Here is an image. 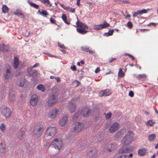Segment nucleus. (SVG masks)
<instances>
[{
    "label": "nucleus",
    "mask_w": 158,
    "mask_h": 158,
    "mask_svg": "<svg viewBox=\"0 0 158 158\" xmlns=\"http://www.w3.org/2000/svg\"><path fill=\"white\" fill-rule=\"evenodd\" d=\"M124 55L126 56H128L132 60H134V56L131 54L128 53H125Z\"/></svg>",
    "instance_id": "47"
},
{
    "label": "nucleus",
    "mask_w": 158,
    "mask_h": 158,
    "mask_svg": "<svg viewBox=\"0 0 158 158\" xmlns=\"http://www.w3.org/2000/svg\"><path fill=\"white\" fill-rule=\"evenodd\" d=\"M9 49V47L8 45H6L4 44L0 45V50L3 52H7Z\"/></svg>",
    "instance_id": "27"
},
{
    "label": "nucleus",
    "mask_w": 158,
    "mask_h": 158,
    "mask_svg": "<svg viewBox=\"0 0 158 158\" xmlns=\"http://www.w3.org/2000/svg\"><path fill=\"white\" fill-rule=\"evenodd\" d=\"M137 13L138 15H141L143 13H146L147 12V10L145 9H143L141 10H137Z\"/></svg>",
    "instance_id": "37"
},
{
    "label": "nucleus",
    "mask_w": 158,
    "mask_h": 158,
    "mask_svg": "<svg viewBox=\"0 0 158 158\" xmlns=\"http://www.w3.org/2000/svg\"><path fill=\"white\" fill-rule=\"evenodd\" d=\"M80 0H77V5L78 6H80Z\"/></svg>",
    "instance_id": "60"
},
{
    "label": "nucleus",
    "mask_w": 158,
    "mask_h": 158,
    "mask_svg": "<svg viewBox=\"0 0 158 158\" xmlns=\"http://www.w3.org/2000/svg\"><path fill=\"white\" fill-rule=\"evenodd\" d=\"M97 150L96 148L92 149L88 153V156L89 158H95L97 156Z\"/></svg>",
    "instance_id": "17"
},
{
    "label": "nucleus",
    "mask_w": 158,
    "mask_h": 158,
    "mask_svg": "<svg viewBox=\"0 0 158 158\" xmlns=\"http://www.w3.org/2000/svg\"><path fill=\"white\" fill-rule=\"evenodd\" d=\"M60 51L64 54H65L66 53V51L64 49L60 50Z\"/></svg>",
    "instance_id": "64"
},
{
    "label": "nucleus",
    "mask_w": 158,
    "mask_h": 158,
    "mask_svg": "<svg viewBox=\"0 0 158 158\" xmlns=\"http://www.w3.org/2000/svg\"><path fill=\"white\" fill-rule=\"evenodd\" d=\"M7 66V68L6 69V73L4 74V77L6 79H9L11 76L10 74L11 70L10 66L9 64H8Z\"/></svg>",
    "instance_id": "18"
},
{
    "label": "nucleus",
    "mask_w": 158,
    "mask_h": 158,
    "mask_svg": "<svg viewBox=\"0 0 158 158\" xmlns=\"http://www.w3.org/2000/svg\"><path fill=\"white\" fill-rule=\"evenodd\" d=\"M100 71V69L99 67H98L95 70V72L97 73L99 72Z\"/></svg>",
    "instance_id": "57"
},
{
    "label": "nucleus",
    "mask_w": 158,
    "mask_h": 158,
    "mask_svg": "<svg viewBox=\"0 0 158 158\" xmlns=\"http://www.w3.org/2000/svg\"><path fill=\"white\" fill-rule=\"evenodd\" d=\"M44 130V126L42 125H35L33 131V135L35 138L40 137L42 135Z\"/></svg>",
    "instance_id": "3"
},
{
    "label": "nucleus",
    "mask_w": 158,
    "mask_h": 158,
    "mask_svg": "<svg viewBox=\"0 0 158 158\" xmlns=\"http://www.w3.org/2000/svg\"><path fill=\"white\" fill-rule=\"evenodd\" d=\"M77 21L76 23V25L77 27H79L77 29V32L82 34H85L87 31H85V29H88V26L85 24L80 22L78 18H77Z\"/></svg>",
    "instance_id": "4"
},
{
    "label": "nucleus",
    "mask_w": 158,
    "mask_h": 158,
    "mask_svg": "<svg viewBox=\"0 0 158 158\" xmlns=\"http://www.w3.org/2000/svg\"><path fill=\"white\" fill-rule=\"evenodd\" d=\"M116 146L115 143L106 144L104 147V151L106 152H111L114 150Z\"/></svg>",
    "instance_id": "10"
},
{
    "label": "nucleus",
    "mask_w": 158,
    "mask_h": 158,
    "mask_svg": "<svg viewBox=\"0 0 158 158\" xmlns=\"http://www.w3.org/2000/svg\"><path fill=\"white\" fill-rule=\"evenodd\" d=\"M84 125L82 123L78 122L73 127V132L76 134L80 131L84 127Z\"/></svg>",
    "instance_id": "9"
},
{
    "label": "nucleus",
    "mask_w": 158,
    "mask_h": 158,
    "mask_svg": "<svg viewBox=\"0 0 158 158\" xmlns=\"http://www.w3.org/2000/svg\"><path fill=\"white\" fill-rule=\"evenodd\" d=\"M59 112V109L56 108L54 109L49 112L48 116L51 118L53 119L56 116Z\"/></svg>",
    "instance_id": "14"
},
{
    "label": "nucleus",
    "mask_w": 158,
    "mask_h": 158,
    "mask_svg": "<svg viewBox=\"0 0 158 158\" xmlns=\"http://www.w3.org/2000/svg\"><path fill=\"white\" fill-rule=\"evenodd\" d=\"M2 11L4 13H7L8 11V8L6 5H3L2 6Z\"/></svg>",
    "instance_id": "36"
},
{
    "label": "nucleus",
    "mask_w": 158,
    "mask_h": 158,
    "mask_svg": "<svg viewBox=\"0 0 158 158\" xmlns=\"http://www.w3.org/2000/svg\"><path fill=\"white\" fill-rule=\"evenodd\" d=\"M14 14L17 15L19 17L23 18H24V16L22 13L21 11L19 9H17L14 12Z\"/></svg>",
    "instance_id": "25"
},
{
    "label": "nucleus",
    "mask_w": 158,
    "mask_h": 158,
    "mask_svg": "<svg viewBox=\"0 0 158 158\" xmlns=\"http://www.w3.org/2000/svg\"><path fill=\"white\" fill-rule=\"evenodd\" d=\"M71 69L73 71H76V67L75 65L71 66Z\"/></svg>",
    "instance_id": "54"
},
{
    "label": "nucleus",
    "mask_w": 158,
    "mask_h": 158,
    "mask_svg": "<svg viewBox=\"0 0 158 158\" xmlns=\"http://www.w3.org/2000/svg\"><path fill=\"white\" fill-rule=\"evenodd\" d=\"M129 95L131 97H133L134 95V94L133 91H130L129 93Z\"/></svg>",
    "instance_id": "50"
},
{
    "label": "nucleus",
    "mask_w": 158,
    "mask_h": 158,
    "mask_svg": "<svg viewBox=\"0 0 158 158\" xmlns=\"http://www.w3.org/2000/svg\"><path fill=\"white\" fill-rule=\"evenodd\" d=\"M26 33H27V34L25 35V36H28L30 35V32H28V31H26Z\"/></svg>",
    "instance_id": "61"
},
{
    "label": "nucleus",
    "mask_w": 158,
    "mask_h": 158,
    "mask_svg": "<svg viewBox=\"0 0 158 158\" xmlns=\"http://www.w3.org/2000/svg\"><path fill=\"white\" fill-rule=\"evenodd\" d=\"M63 143L60 138H56L53 140L50 145H52L55 149L59 150L63 146Z\"/></svg>",
    "instance_id": "6"
},
{
    "label": "nucleus",
    "mask_w": 158,
    "mask_h": 158,
    "mask_svg": "<svg viewBox=\"0 0 158 158\" xmlns=\"http://www.w3.org/2000/svg\"><path fill=\"white\" fill-rule=\"evenodd\" d=\"M127 133L129 135H126L124 136L122 140V143H123L125 145H128L130 144L133 140V138L132 136L133 135V131H129Z\"/></svg>",
    "instance_id": "5"
},
{
    "label": "nucleus",
    "mask_w": 158,
    "mask_h": 158,
    "mask_svg": "<svg viewBox=\"0 0 158 158\" xmlns=\"http://www.w3.org/2000/svg\"><path fill=\"white\" fill-rule=\"evenodd\" d=\"M76 106L73 102V100H72L69 103V106L68 107V110L70 113H73L76 109Z\"/></svg>",
    "instance_id": "15"
},
{
    "label": "nucleus",
    "mask_w": 158,
    "mask_h": 158,
    "mask_svg": "<svg viewBox=\"0 0 158 158\" xmlns=\"http://www.w3.org/2000/svg\"><path fill=\"white\" fill-rule=\"evenodd\" d=\"M73 84H76V86H79L80 84V82L77 80H75L73 82Z\"/></svg>",
    "instance_id": "49"
},
{
    "label": "nucleus",
    "mask_w": 158,
    "mask_h": 158,
    "mask_svg": "<svg viewBox=\"0 0 158 158\" xmlns=\"http://www.w3.org/2000/svg\"><path fill=\"white\" fill-rule=\"evenodd\" d=\"M18 84L19 86L21 87H23L24 85L25 82L23 80H22L20 81V82Z\"/></svg>",
    "instance_id": "44"
},
{
    "label": "nucleus",
    "mask_w": 158,
    "mask_h": 158,
    "mask_svg": "<svg viewBox=\"0 0 158 158\" xmlns=\"http://www.w3.org/2000/svg\"><path fill=\"white\" fill-rule=\"evenodd\" d=\"M32 68L29 67L27 70V72L30 76H32L34 78H36L37 77V72L36 70L33 69Z\"/></svg>",
    "instance_id": "13"
},
{
    "label": "nucleus",
    "mask_w": 158,
    "mask_h": 158,
    "mask_svg": "<svg viewBox=\"0 0 158 158\" xmlns=\"http://www.w3.org/2000/svg\"><path fill=\"white\" fill-rule=\"evenodd\" d=\"M52 94L51 97L47 102L48 106L51 107L56 103L58 101V95L59 93V89L56 87H53L52 89Z\"/></svg>",
    "instance_id": "2"
},
{
    "label": "nucleus",
    "mask_w": 158,
    "mask_h": 158,
    "mask_svg": "<svg viewBox=\"0 0 158 158\" xmlns=\"http://www.w3.org/2000/svg\"><path fill=\"white\" fill-rule=\"evenodd\" d=\"M53 17H55V16L53 15L52 17H51L50 19V21L52 24H55L56 21V20L54 19Z\"/></svg>",
    "instance_id": "43"
},
{
    "label": "nucleus",
    "mask_w": 158,
    "mask_h": 158,
    "mask_svg": "<svg viewBox=\"0 0 158 158\" xmlns=\"http://www.w3.org/2000/svg\"><path fill=\"white\" fill-rule=\"evenodd\" d=\"M127 27L130 29L132 28V23L130 21L128 22L127 23Z\"/></svg>",
    "instance_id": "45"
},
{
    "label": "nucleus",
    "mask_w": 158,
    "mask_h": 158,
    "mask_svg": "<svg viewBox=\"0 0 158 158\" xmlns=\"http://www.w3.org/2000/svg\"><path fill=\"white\" fill-rule=\"evenodd\" d=\"M111 94L110 90L108 89H106L102 91L99 93V96L102 97L103 96H106L110 95Z\"/></svg>",
    "instance_id": "21"
},
{
    "label": "nucleus",
    "mask_w": 158,
    "mask_h": 158,
    "mask_svg": "<svg viewBox=\"0 0 158 158\" xmlns=\"http://www.w3.org/2000/svg\"><path fill=\"white\" fill-rule=\"evenodd\" d=\"M126 132V130L124 128H123L117 131L114 135L115 138L118 139L121 137Z\"/></svg>",
    "instance_id": "19"
},
{
    "label": "nucleus",
    "mask_w": 158,
    "mask_h": 158,
    "mask_svg": "<svg viewBox=\"0 0 158 158\" xmlns=\"http://www.w3.org/2000/svg\"><path fill=\"white\" fill-rule=\"evenodd\" d=\"M55 79L57 82H60V78L59 77H56Z\"/></svg>",
    "instance_id": "55"
},
{
    "label": "nucleus",
    "mask_w": 158,
    "mask_h": 158,
    "mask_svg": "<svg viewBox=\"0 0 158 158\" xmlns=\"http://www.w3.org/2000/svg\"><path fill=\"white\" fill-rule=\"evenodd\" d=\"M157 24V23H151L149 24H148V25H150L151 24L153 26H155Z\"/></svg>",
    "instance_id": "59"
},
{
    "label": "nucleus",
    "mask_w": 158,
    "mask_h": 158,
    "mask_svg": "<svg viewBox=\"0 0 158 158\" xmlns=\"http://www.w3.org/2000/svg\"><path fill=\"white\" fill-rule=\"evenodd\" d=\"M106 115L105 117L106 119H109L111 116L112 113L111 112L107 113V114H105Z\"/></svg>",
    "instance_id": "42"
},
{
    "label": "nucleus",
    "mask_w": 158,
    "mask_h": 158,
    "mask_svg": "<svg viewBox=\"0 0 158 158\" xmlns=\"http://www.w3.org/2000/svg\"><path fill=\"white\" fill-rule=\"evenodd\" d=\"M38 97L35 94L33 95L31 97L30 104L31 106H34L37 104Z\"/></svg>",
    "instance_id": "16"
},
{
    "label": "nucleus",
    "mask_w": 158,
    "mask_h": 158,
    "mask_svg": "<svg viewBox=\"0 0 158 158\" xmlns=\"http://www.w3.org/2000/svg\"><path fill=\"white\" fill-rule=\"evenodd\" d=\"M28 3L32 7L38 9L39 7V5H37L35 3H32L30 2V1H28Z\"/></svg>",
    "instance_id": "32"
},
{
    "label": "nucleus",
    "mask_w": 158,
    "mask_h": 158,
    "mask_svg": "<svg viewBox=\"0 0 158 158\" xmlns=\"http://www.w3.org/2000/svg\"><path fill=\"white\" fill-rule=\"evenodd\" d=\"M137 13V11L136 12H132L133 15V17H136L137 16V15L138 14Z\"/></svg>",
    "instance_id": "56"
},
{
    "label": "nucleus",
    "mask_w": 158,
    "mask_h": 158,
    "mask_svg": "<svg viewBox=\"0 0 158 158\" xmlns=\"http://www.w3.org/2000/svg\"><path fill=\"white\" fill-rule=\"evenodd\" d=\"M156 137V135L154 134H152L150 135L148 138L149 141L151 142L154 140Z\"/></svg>",
    "instance_id": "30"
},
{
    "label": "nucleus",
    "mask_w": 158,
    "mask_h": 158,
    "mask_svg": "<svg viewBox=\"0 0 158 158\" xmlns=\"http://www.w3.org/2000/svg\"><path fill=\"white\" fill-rule=\"evenodd\" d=\"M90 113V109L89 107H86L81 110H79L76 113L73 117L74 122L79 120L83 116L84 117H88Z\"/></svg>",
    "instance_id": "1"
},
{
    "label": "nucleus",
    "mask_w": 158,
    "mask_h": 158,
    "mask_svg": "<svg viewBox=\"0 0 158 158\" xmlns=\"http://www.w3.org/2000/svg\"><path fill=\"white\" fill-rule=\"evenodd\" d=\"M128 157V158H129V157H131L132 156L133 154L132 153H131L129 154V155H126Z\"/></svg>",
    "instance_id": "63"
},
{
    "label": "nucleus",
    "mask_w": 158,
    "mask_h": 158,
    "mask_svg": "<svg viewBox=\"0 0 158 158\" xmlns=\"http://www.w3.org/2000/svg\"><path fill=\"white\" fill-rule=\"evenodd\" d=\"M114 31V30H110L108 32L106 33V35L107 36L111 35H113Z\"/></svg>",
    "instance_id": "41"
},
{
    "label": "nucleus",
    "mask_w": 158,
    "mask_h": 158,
    "mask_svg": "<svg viewBox=\"0 0 158 158\" xmlns=\"http://www.w3.org/2000/svg\"><path fill=\"white\" fill-rule=\"evenodd\" d=\"M6 129L5 125L4 123H2L0 126V130L2 132H4Z\"/></svg>",
    "instance_id": "31"
},
{
    "label": "nucleus",
    "mask_w": 158,
    "mask_h": 158,
    "mask_svg": "<svg viewBox=\"0 0 158 158\" xmlns=\"http://www.w3.org/2000/svg\"><path fill=\"white\" fill-rule=\"evenodd\" d=\"M68 121V117L66 115L64 116L61 118L59 122L60 125L61 126H64Z\"/></svg>",
    "instance_id": "20"
},
{
    "label": "nucleus",
    "mask_w": 158,
    "mask_h": 158,
    "mask_svg": "<svg viewBox=\"0 0 158 158\" xmlns=\"http://www.w3.org/2000/svg\"><path fill=\"white\" fill-rule=\"evenodd\" d=\"M15 93L14 91L12 90H10L8 96V100L10 102H13L15 100Z\"/></svg>",
    "instance_id": "22"
},
{
    "label": "nucleus",
    "mask_w": 158,
    "mask_h": 158,
    "mask_svg": "<svg viewBox=\"0 0 158 158\" xmlns=\"http://www.w3.org/2000/svg\"><path fill=\"white\" fill-rule=\"evenodd\" d=\"M37 13L40 15H42L43 16H45V17H47V15L49 14L46 10H42V11L39 10L37 11Z\"/></svg>",
    "instance_id": "29"
},
{
    "label": "nucleus",
    "mask_w": 158,
    "mask_h": 158,
    "mask_svg": "<svg viewBox=\"0 0 158 158\" xmlns=\"http://www.w3.org/2000/svg\"><path fill=\"white\" fill-rule=\"evenodd\" d=\"M69 10L72 12H73L75 11V9L74 8H71L69 7Z\"/></svg>",
    "instance_id": "53"
},
{
    "label": "nucleus",
    "mask_w": 158,
    "mask_h": 158,
    "mask_svg": "<svg viewBox=\"0 0 158 158\" xmlns=\"http://www.w3.org/2000/svg\"><path fill=\"white\" fill-rule=\"evenodd\" d=\"M6 148L5 143H0V154H4L6 151Z\"/></svg>",
    "instance_id": "23"
},
{
    "label": "nucleus",
    "mask_w": 158,
    "mask_h": 158,
    "mask_svg": "<svg viewBox=\"0 0 158 158\" xmlns=\"http://www.w3.org/2000/svg\"><path fill=\"white\" fill-rule=\"evenodd\" d=\"M125 73H123L122 69H119V71L118 73V75L120 77H123L124 76Z\"/></svg>",
    "instance_id": "39"
},
{
    "label": "nucleus",
    "mask_w": 158,
    "mask_h": 158,
    "mask_svg": "<svg viewBox=\"0 0 158 158\" xmlns=\"http://www.w3.org/2000/svg\"><path fill=\"white\" fill-rule=\"evenodd\" d=\"M69 7L64 6V9L66 10H69Z\"/></svg>",
    "instance_id": "62"
},
{
    "label": "nucleus",
    "mask_w": 158,
    "mask_h": 158,
    "mask_svg": "<svg viewBox=\"0 0 158 158\" xmlns=\"http://www.w3.org/2000/svg\"><path fill=\"white\" fill-rule=\"evenodd\" d=\"M19 63L18 60V58L16 56L14 57V59L13 66L16 69L18 67Z\"/></svg>",
    "instance_id": "28"
},
{
    "label": "nucleus",
    "mask_w": 158,
    "mask_h": 158,
    "mask_svg": "<svg viewBox=\"0 0 158 158\" xmlns=\"http://www.w3.org/2000/svg\"><path fill=\"white\" fill-rule=\"evenodd\" d=\"M37 88L39 90L41 91L42 92H44L45 90L44 86L42 84H40L38 85L37 87Z\"/></svg>",
    "instance_id": "34"
},
{
    "label": "nucleus",
    "mask_w": 158,
    "mask_h": 158,
    "mask_svg": "<svg viewBox=\"0 0 158 158\" xmlns=\"http://www.w3.org/2000/svg\"><path fill=\"white\" fill-rule=\"evenodd\" d=\"M81 49L82 50L89 52L90 54H93L95 53V51L94 50H90L89 49V47H81Z\"/></svg>",
    "instance_id": "26"
},
{
    "label": "nucleus",
    "mask_w": 158,
    "mask_h": 158,
    "mask_svg": "<svg viewBox=\"0 0 158 158\" xmlns=\"http://www.w3.org/2000/svg\"><path fill=\"white\" fill-rule=\"evenodd\" d=\"M39 65V63H36L32 67H31L34 68L35 67L38 66Z\"/></svg>",
    "instance_id": "58"
},
{
    "label": "nucleus",
    "mask_w": 158,
    "mask_h": 158,
    "mask_svg": "<svg viewBox=\"0 0 158 158\" xmlns=\"http://www.w3.org/2000/svg\"><path fill=\"white\" fill-rule=\"evenodd\" d=\"M59 46L61 48L63 49H65L66 48L64 45L63 44H62L60 43H58Z\"/></svg>",
    "instance_id": "46"
},
{
    "label": "nucleus",
    "mask_w": 158,
    "mask_h": 158,
    "mask_svg": "<svg viewBox=\"0 0 158 158\" xmlns=\"http://www.w3.org/2000/svg\"><path fill=\"white\" fill-rule=\"evenodd\" d=\"M56 129L55 127H49L46 131V134L48 137H53L56 133Z\"/></svg>",
    "instance_id": "7"
},
{
    "label": "nucleus",
    "mask_w": 158,
    "mask_h": 158,
    "mask_svg": "<svg viewBox=\"0 0 158 158\" xmlns=\"http://www.w3.org/2000/svg\"><path fill=\"white\" fill-rule=\"evenodd\" d=\"M116 60V58H111L109 59L108 60V62L109 63H111L114 60Z\"/></svg>",
    "instance_id": "51"
},
{
    "label": "nucleus",
    "mask_w": 158,
    "mask_h": 158,
    "mask_svg": "<svg viewBox=\"0 0 158 158\" xmlns=\"http://www.w3.org/2000/svg\"><path fill=\"white\" fill-rule=\"evenodd\" d=\"M154 123L155 122H153L152 120H149L147 122L146 124L148 126H152L154 125Z\"/></svg>",
    "instance_id": "38"
},
{
    "label": "nucleus",
    "mask_w": 158,
    "mask_h": 158,
    "mask_svg": "<svg viewBox=\"0 0 158 158\" xmlns=\"http://www.w3.org/2000/svg\"><path fill=\"white\" fill-rule=\"evenodd\" d=\"M109 25L110 24L109 23H107L105 21L104 22L103 24H100L102 29L106 28V27H108Z\"/></svg>",
    "instance_id": "35"
},
{
    "label": "nucleus",
    "mask_w": 158,
    "mask_h": 158,
    "mask_svg": "<svg viewBox=\"0 0 158 158\" xmlns=\"http://www.w3.org/2000/svg\"><path fill=\"white\" fill-rule=\"evenodd\" d=\"M94 29L96 30H99L102 29L100 24L95 25L94 26Z\"/></svg>",
    "instance_id": "40"
},
{
    "label": "nucleus",
    "mask_w": 158,
    "mask_h": 158,
    "mask_svg": "<svg viewBox=\"0 0 158 158\" xmlns=\"http://www.w3.org/2000/svg\"><path fill=\"white\" fill-rule=\"evenodd\" d=\"M117 158H130L126 155H122L119 156Z\"/></svg>",
    "instance_id": "48"
},
{
    "label": "nucleus",
    "mask_w": 158,
    "mask_h": 158,
    "mask_svg": "<svg viewBox=\"0 0 158 158\" xmlns=\"http://www.w3.org/2000/svg\"><path fill=\"white\" fill-rule=\"evenodd\" d=\"M147 151V149L145 148H143L138 149V155L140 156L144 155Z\"/></svg>",
    "instance_id": "24"
},
{
    "label": "nucleus",
    "mask_w": 158,
    "mask_h": 158,
    "mask_svg": "<svg viewBox=\"0 0 158 158\" xmlns=\"http://www.w3.org/2000/svg\"><path fill=\"white\" fill-rule=\"evenodd\" d=\"M62 18L63 20L65 23L67 24H69V23L68 22L67 20L66 15L65 14H63L62 15Z\"/></svg>",
    "instance_id": "33"
},
{
    "label": "nucleus",
    "mask_w": 158,
    "mask_h": 158,
    "mask_svg": "<svg viewBox=\"0 0 158 158\" xmlns=\"http://www.w3.org/2000/svg\"><path fill=\"white\" fill-rule=\"evenodd\" d=\"M135 77L138 78H141L143 77L144 75L142 74H139L137 76H136Z\"/></svg>",
    "instance_id": "52"
},
{
    "label": "nucleus",
    "mask_w": 158,
    "mask_h": 158,
    "mask_svg": "<svg viewBox=\"0 0 158 158\" xmlns=\"http://www.w3.org/2000/svg\"><path fill=\"white\" fill-rule=\"evenodd\" d=\"M132 149L133 147L131 146L127 147L123 146L122 147L119 149L118 151V153L120 154L128 153L130 152Z\"/></svg>",
    "instance_id": "11"
},
{
    "label": "nucleus",
    "mask_w": 158,
    "mask_h": 158,
    "mask_svg": "<svg viewBox=\"0 0 158 158\" xmlns=\"http://www.w3.org/2000/svg\"><path fill=\"white\" fill-rule=\"evenodd\" d=\"M12 113L10 108L7 106L5 107L2 110V114L6 118H9Z\"/></svg>",
    "instance_id": "8"
},
{
    "label": "nucleus",
    "mask_w": 158,
    "mask_h": 158,
    "mask_svg": "<svg viewBox=\"0 0 158 158\" xmlns=\"http://www.w3.org/2000/svg\"><path fill=\"white\" fill-rule=\"evenodd\" d=\"M119 126V124L117 122L114 123L111 125L109 129V132L111 133L115 132L118 129Z\"/></svg>",
    "instance_id": "12"
}]
</instances>
